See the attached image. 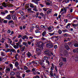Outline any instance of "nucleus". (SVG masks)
<instances>
[{
    "label": "nucleus",
    "mask_w": 78,
    "mask_h": 78,
    "mask_svg": "<svg viewBox=\"0 0 78 78\" xmlns=\"http://www.w3.org/2000/svg\"><path fill=\"white\" fill-rule=\"evenodd\" d=\"M46 47L48 48H52V47H53V44H52V43H50L47 44L46 45Z\"/></svg>",
    "instance_id": "1"
},
{
    "label": "nucleus",
    "mask_w": 78,
    "mask_h": 78,
    "mask_svg": "<svg viewBox=\"0 0 78 78\" xmlns=\"http://www.w3.org/2000/svg\"><path fill=\"white\" fill-rule=\"evenodd\" d=\"M11 71V69L9 68H8L7 67L6 68V69H5V73H8V72H10Z\"/></svg>",
    "instance_id": "2"
},
{
    "label": "nucleus",
    "mask_w": 78,
    "mask_h": 78,
    "mask_svg": "<svg viewBox=\"0 0 78 78\" xmlns=\"http://www.w3.org/2000/svg\"><path fill=\"white\" fill-rule=\"evenodd\" d=\"M12 19L13 20H17V17L15 14H14L12 16Z\"/></svg>",
    "instance_id": "3"
},
{
    "label": "nucleus",
    "mask_w": 78,
    "mask_h": 78,
    "mask_svg": "<svg viewBox=\"0 0 78 78\" xmlns=\"http://www.w3.org/2000/svg\"><path fill=\"white\" fill-rule=\"evenodd\" d=\"M6 19H8V20H11V15H9L6 17Z\"/></svg>",
    "instance_id": "4"
},
{
    "label": "nucleus",
    "mask_w": 78,
    "mask_h": 78,
    "mask_svg": "<svg viewBox=\"0 0 78 78\" xmlns=\"http://www.w3.org/2000/svg\"><path fill=\"white\" fill-rule=\"evenodd\" d=\"M27 11H28L29 12H30V13H34V11H31V8H29L27 9Z\"/></svg>",
    "instance_id": "5"
},
{
    "label": "nucleus",
    "mask_w": 78,
    "mask_h": 78,
    "mask_svg": "<svg viewBox=\"0 0 78 78\" xmlns=\"http://www.w3.org/2000/svg\"><path fill=\"white\" fill-rule=\"evenodd\" d=\"M23 44L24 45H25V46H26L27 47H28V44L27 42H23Z\"/></svg>",
    "instance_id": "6"
},
{
    "label": "nucleus",
    "mask_w": 78,
    "mask_h": 78,
    "mask_svg": "<svg viewBox=\"0 0 78 78\" xmlns=\"http://www.w3.org/2000/svg\"><path fill=\"white\" fill-rule=\"evenodd\" d=\"M40 1V0H34V2L35 3V4H36L37 5H38V2H39Z\"/></svg>",
    "instance_id": "7"
},
{
    "label": "nucleus",
    "mask_w": 78,
    "mask_h": 78,
    "mask_svg": "<svg viewBox=\"0 0 78 78\" xmlns=\"http://www.w3.org/2000/svg\"><path fill=\"white\" fill-rule=\"evenodd\" d=\"M13 5H12V4H9L7 5V7H8V8H11V7H13Z\"/></svg>",
    "instance_id": "8"
},
{
    "label": "nucleus",
    "mask_w": 78,
    "mask_h": 78,
    "mask_svg": "<svg viewBox=\"0 0 78 78\" xmlns=\"http://www.w3.org/2000/svg\"><path fill=\"white\" fill-rule=\"evenodd\" d=\"M2 6H3V7H7L8 5H7V4L5 2H3L2 4Z\"/></svg>",
    "instance_id": "9"
},
{
    "label": "nucleus",
    "mask_w": 78,
    "mask_h": 78,
    "mask_svg": "<svg viewBox=\"0 0 78 78\" xmlns=\"http://www.w3.org/2000/svg\"><path fill=\"white\" fill-rule=\"evenodd\" d=\"M22 39L23 40H25V39H28V37H27V36L25 35L23 36V37H22Z\"/></svg>",
    "instance_id": "10"
},
{
    "label": "nucleus",
    "mask_w": 78,
    "mask_h": 78,
    "mask_svg": "<svg viewBox=\"0 0 78 78\" xmlns=\"http://www.w3.org/2000/svg\"><path fill=\"white\" fill-rule=\"evenodd\" d=\"M5 41V39L3 38H2L0 40V42H2V43H3Z\"/></svg>",
    "instance_id": "11"
},
{
    "label": "nucleus",
    "mask_w": 78,
    "mask_h": 78,
    "mask_svg": "<svg viewBox=\"0 0 78 78\" xmlns=\"http://www.w3.org/2000/svg\"><path fill=\"white\" fill-rule=\"evenodd\" d=\"M25 49V46H23V48H20V50L21 51H23Z\"/></svg>",
    "instance_id": "12"
},
{
    "label": "nucleus",
    "mask_w": 78,
    "mask_h": 78,
    "mask_svg": "<svg viewBox=\"0 0 78 78\" xmlns=\"http://www.w3.org/2000/svg\"><path fill=\"white\" fill-rule=\"evenodd\" d=\"M64 11L62 13H61V15H64V14H65L66 13V11H67L66 10V9L64 8Z\"/></svg>",
    "instance_id": "13"
},
{
    "label": "nucleus",
    "mask_w": 78,
    "mask_h": 78,
    "mask_svg": "<svg viewBox=\"0 0 78 78\" xmlns=\"http://www.w3.org/2000/svg\"><path fill=\"white\" fill-rule=\"evenodd\" d=\"M70 0H64L63 1H62V3L63 2H65L66 3H69Z\"/></svg>",
    "instance_id": "14"
},
{
    "label": "nucleus",
    "mask_w": 78,
    "mask_h": 78,
    "mask_svg": "<svg viewBox=\"0 0 78 78\" xmlns=\"http://www.w3.org/2000/svg\"><path fill=\"white\" fill-rule=\"evenodd\" d=\"M10 75L11 76H14L15 75V73L13 72H10Z\"/></svg>",
    "instance_id": "15"
},
{
    "label": "nucleus",
    "mask_w": 78,
    "mask_h": 78,
    "mask_svg": "<svg viewBox=\"0 0 78 78\" xmlns=\"http://www.w3.org/2000/svg\"><path fill=\"white\" fill-rule=\"evenodd\" d=\"M27 55L29 58H30V57L31 56V53L29 52L27 53Z\"/></svg>",
    "instance_id": "16"
},
{
    "label": "nucleus",
    "mask_w": 78,
    "mask_h": 78,
    "mask_svg": "<svg viewBox=\"0 0 78 78\" xmlns=\"http://www.w3.org/2000/svg\"><path fill=\"white\" fill-rule=\"evenodd\" d=\"M36 50L38 53H41V50L39 48H37Z\"/></svg>",
    "instance_id": "17"
},
{
    "label": "nucleus",
    "mask_w": 78,
    "mask_h": 78,
    "mask_svg": "<svg viewBox=\"0 0 78 78\" xmlns=\"http://www.w3.org/2000/svg\"><path fill=\"white\" fill-rule=\"evenodd\" d=\"M36 26V25L35 24H32V27H32L31 28V30H33V27L35 28Z\"/></svg>",
    "instance_id": "18"
},
{
    "label": "nucleus",
    "mask_w": 78,
    "mask_h": 78,
    "mask_svg": "<svg viewBox=\"0 0 78 78\" xmlns=\"http://www.w3.org/2000/svg\"><path fill=\"white\" fill-rule=\"evenodd\" d=\"M65 47L66 48L67 50H69V46H68L66 44H65Z\"/></svg>",
    "instance_id": "19"
},
{
    "label": "nucleus",
    "mask_w": 78,
    "mask_h": 78,
    "mask_svg": "<svg viewBox=\"0 0 78 78\" xmlns=\"http://www.w3.org/2000/svg\"><path fill=\"white\" fill-rule=\"evenodd\" d=\"M40 65H41V66H42V67H43V68H45V66H44V65H45V64L43 62H41L40 63Z\"/></svg>",
    "instance_id": "20"
},
{
    "label": "nucleus",
    "mask_w": 78,
    "mask_h": 78,
    "mask_svg": "<svg viewBox=\"0 0 78 78\" xmlns=\"http://www.w3.org/2000/svg\"><path fill=\"white\" fill-rule=\"evenodd\" d=\"M52 28H53V27L52 26H51L48 27V30H51V29H52Z\"/></svg>",
    "instance_id": "21"
},
{
    "label": "nucleus",
    "mask_w": 78,
    "mask_h": 78,
    "mask_svg": "<svg viewBox=\"0 0 78 78\" xmlns=\"http://www.w3.org/2000/svg\"><path fill=\"white\" fill-rule=\"evenodd\" d=\"M39 62L38 61H36L34 62V61H32L31 62L32 63H34V64H37V63Z\"/></svg>",
    "instance_id": "22"
},
{
    "label": "nucleus",
    "mask_w": 78,
    "mask_h": 78,
    "mask_svg": "<svg viewBox=\"0 0 78 78\" xmlns=\"http://www.w3.org/2000/svg\"><path fill=\"white\" fill-rule=\"evenodd\" d=\"M74 53H78V49H76L73 50Z\"/></svg>",
    "instance_id": "23"
},
{
    "label": "nucleus",
    "mask_w": 78,
    "mask_h": 78,
    "mask_svg": "<svg viewBox=\"0 0 78 78\" xmlns=\"http://www.w3.org/2000/svg\"><path fill=\"white\" fill-rule=\"evenodd\" d=\"M11 51H12V52H13V53H16V50H15L14 49H11L10 52H11Z\"/></svg>",
    "instance_id": "24"
},
{
    "label": "nucleus",
    "mask_w": 78,
    "mask_h": 78,
    "mask_svg": "<svg viewBox=\"0 0 78 78\" xmlns=\"http://www.w3.org/2000/svg\"><path fill=\"white\" fill-rule=\"evenodd\" d=\"M15 65L16 67L19 66V63H18V62H16L15 63Z\"/></svg>",
    "instance_id": "25"
},
{
    "label": "nucleus",
    "mask_w": 78,
    "mask_h": 78,
    "mask_svg": "<svg viewBox=\"0 0 78 78\" xmlns=\"http://www.w3.org/2000/svg\"><path fill=\"white\" fill-rule=\"evenodd\" d=\"M51 11H52V10H51V9H49V10L47 12V14H49V13H50V12H51Z\"/></svg>",
    "instance_id": "26"
},
{
    "label": "nucleus",
    "mask_w": 78,
    "mask_h": 78,
    "mask_svg": "<svg viewBox=\"0 0 78 78\" xmlns=\"http://www.w3.org/2000/svg\"><path fill=\"white\" fill-rule=\"evenodd\" d=\"M12 40H11L9 38L8 39V43H10V44H11V43H12Z\"/></svg>",
    "instance_id": "27"
},
{
    "label": "nucleus",
    "mask_w": 78,
    "mask_h": 78,
    "mask_svg": "<svg viewBox=\"0 0 78 78\" xmlns=\"http://www.w3.org/2000/svg\"><path fill=\"white\" fill-rule=\"evenodd\" d=\"M74 45L75 47H78V43H74Z\"/></svg>",
    "instance_id": "28"
},
{
    "label": "nucleus",
    "mask_w": 78,
    "mask_h": 78,
    "mask_svg": "<svg viewBox=\"0 0 78 78\" xmlns=\"http://www.w3.org/2000/svg\"><path fill=\"white\" fill-rule=\"evenodd\" d=\"M5 2H7L8 3H9L11 2V0H5Z\"/></svg>",
    "instance_id": "29"
},
{
    "label": "nucleus",
    "mask_w": 78,
    "mask_h": 78,
    "mask_svg": "<svg viewBox=\"0 0 78 78\" xmlns=\"http://www.w3.org/2000/svg\"><path fill=\"white\" fill-rule=\"evenodd\" d=\"M70 25H71V24H70V23H68L66 26V28H68L69 27H70Z\"/></svg>",
    "instance_id": "30"
},
{
    "label": "nucleus",
    "mask_w": 78,
    "mask_h": 78,
    "mask_svg": "<svg viewBox=\"0 0 78 78\" xmlns=\"http://www.w3.org/2000/svg\"><path fill=\"white\" fill-rule=\"evenodd\" d=\"M62 60L63 61V62H66V58H62Z\"/></svg>",
    "instance_id": "31"
},
{
    "label": "nucleus",
    "mask_w": 78,
    "mask_h": 78,
    "mask_svg": "<svg viewBox=\"0 0 78 78\" xmlns=\"http://www.w3.org/2000/svg\"><path fill=\"white\" fill-rule=\"evenodd\" d=\"M44 60H46V61H47V60H48V57H47L45 56L44 57Z\"/></svg>",
    "instance_id": "32"
},
{
    "label": "nucleus",
    "mask_w": 78,
    "mask_h": 78,
    "mask_svg": "<svg viewBox=\"0 0 78 78\" xmlns=\"http://www.w3.org/2000/svg\"><path fill=\"white\" fill-rule=\"evenodd\" d=\"M37 8L36 7L35 8H34L33 9V11H38V10H37Z\"/></svg>",
    "instance_id": "33"
},
{
    "label": "nucleus",
    "mask_w": 78,
    "mask_h": 78,
    "mask_svg": "<svg viewBox=\"0 0 78 78\" xmlns=\"http://www.w3.org/2000/svg\"><path fill=\"white\" fill-rule=\"evenodd\" d=\"M45 34H46V32L44 31V32H43L42 34V35L43 36H45Z\"/></svg>",
    "instance_id": "34"
},
{
    "label": "nucleus",
    "mask_w": 78,
    "mask_h": 78,
    "mask_svg": "<svg viewBox=\"0 0 78 78\" xmlns=\"http://www.w3.org/2000/svg\"><path fill=\"white\" fill-rule=\"evenodd\" d=\"M50 75H51V76H53V71H50Z\"/></svg>",
    "instance_id": "35"
},
{
    "label": "nucleus",
    "mask_w": 78,
    "mask_h": 78,
    "mask_svg": "<svg viewBox=\"0 0 78 78\" xmlns=\"http://www.w3.org/2000/svg\"><path fill=\"white\" fill-rule=\"evenodd\" d=\"M1 56H5V55L4 52H1Z\"/></svg>",
    "instance_id": "36"
},
{
    "label": "nucleus",
    "mask_w": 78,
    "mask_h": 78,
    "mask_svg": "<svg viewBox=\"0 0 78 78\" xmlns=\"http://www.w3.org/2000/svg\"><path fill=\"white\" fill-rule=\"evenodd\" d=\"M9 66L11 68V69H13V66L12 65V64H9Z\"/></svg>",
    "instance_id": "37"
},
{
    "label": "nucleus",
    "mask_w": 78,
    "mask_h": 78,
    "mask_svg": "<svg viewBox=\"0 0 78 78\" xmlns=\"http://www.w3.org/2000/svg\"><path fill=\"white\" fill-rule=\"evenodd\" d=\"M13 47L14 48H15V49H16V48H19L18 46H16V45H14Z\"/></svg>",
    "instance_id": "38"
},
{
    "label": "nucleus",
    "mask_w": 78,
    "mask_h": 78,
    "mask_svg": "<svg viewBox=\"0 0 78 78\" xmlns=\"http://www.w3.org/2000/svg\"><path fill=\"white\" fill-rule=\"evenodd\" d=\"M30 8H34V5H33V4L30 3Z\"/></svg>",
    "instance_id": "39"
},
{
    "label": "nucleus",
    "mask_w": 78,
    "mask_h": 78,
    "mask_svg": "<svg viewBox=\"0 0 78 78\" xmlns=\"http://www.w3.org/2000/svg\"><path fill=\"white\" fill-rule=\"evenodd\" d=\"M61 52L62 53H64V54H65V53H67V51L64 50Z\"/></svg>",
    "instance_id": "40"
},
{
    "label": "nucleus",
    "mask_w": 78,
    "mask_h": 78,
    "mask_svg": "<svg viewBox=\"0 0 78 78\" xmlns=\"http://www.w3.org/2000/svg\"><path fill=\"white\" fill-rule=\"evenodd\" d=\"M69 11L70 12H73V9L71 8L69 9Z\"/></svg>",
    "instance_id": "41"
},
{
    "label": "nucleus",
    "mask_w": 78,
    "mask_h": 78,
    "mask_svg": "<svg viewBox=\"0 0 78 78\" xmlns=\"http://www.w3.org/2000/svg\"><path fill=\"white\" fill-rule=\"evenodd\" d=\"M55 69V67L51 66V67L50 69L51 70H53V69Z\"/></svg>",
    "instance_id": "42"
},
{
    "label": "nucleus",
    "mask_w": 78,
    "mask_h": 78,
    "mask_svg": "<svg viewBox=\"0 0 78 78\" xmlns=\"http://www.w3.org/2000/svg\"><path fill=\"white\" fill-rule=\"evenodd\" d=\"M54 34H55V33H54L51 34L50 33H49V35H50L51 36H53V35H54Z\"/></svg>",
    "instance_id": "43"
},
{
    "label": "nucleus",
    "mask_w": 78,
    "mask_h": 78,
    "mask_svg": "<svg viewBox=\"0 0 78 78\" xmlns=\"http://www.w3.org/2000/svg\"><path fill=\"white\" fill-rule=\"evenodd\" d=\"M64 42H68V41H67V40H66L67 39V38H64Z\"/></svg>",
    "instance_id": "44"
},
{
    "label": "nucleus",
    "mask_w": 78,
    "mask_h": 78,
    "mask_svg": "<svg viewBox=\"0 0 78 78\" xmlns=\"http://www.w3.org/2000/svg\"><path fill=\"white\" fill-rule=\"evenodd\" d=\"M64 21L66 23H67V22H68V20H67V19H64Z\"/></svg>",
    "instance_id": "45"
},
{
    "label": "nucleus",
    "mask_w": 78,
    "mask_h": 78,
    "mask_svg": "<svg viewBox=\"0 0 78 78\" xmlns=\"http://www.w3.org/2000/svg\"><path fill=\"white\" fill-rule=\"evenodd\" d=\"M25 8H29V4H26V5Z\"/></svg>",
    "instance_id": "46"
},
{
    "label": "nucleus",
    "mask_w": 78,
    "mask_h": 78,
    "mask_svg": "<svg viewBox=\"0 0 78 78\" xmlns=\"http://www.w3.org/2000/svg\"><path fill=\"white\" fill-rule=\"evenodd\" d=\"M19 13H20V14H23V11H22L21 10L19 12Z\"/></svg>",
    "instance_id": "47"
},
{
    "label": "nucleus",
    "mask_w": 78,
    "mask_h": 78,
    "mask_svg": "<svg viewBox=\"0 0 78 78\" xmlns=\"http://www.w3.org/2000/svg\"><path fill=\"white\" fill-rule=\"evenodd\" d=\"M1 14L2 15H5V13L4 11L3 12H1Z\"/></svg>",
    "instance_id": "48"
},
{
    "label": "nucleus",
    "mask_w": 78,
    "mask_h": 78,
    "mask_svg": "<svg viewBox=\"0 0 78 78\" xmlns=\"http://www.w3.org/2000/svg\"><path fill=\"white\" fill-rule=\"evenodd\" d=\"M58 33H59V34H61L62 33V31L61 30H59Z\"/></svg>",
    "instance_id": "49"
},
{
    "label": "nucleus",
    "mask_w": 78,
    "mask_h": 78,
    "mask_svg": "<svg viewBox=\"0 0 78 78\" xmlns=\"http://www.w3.org/2000/svg\"><path fill=\"white\" fill-rule=\"evenodd\" d=\"M26 72L27 73H29V72H30V70H27L26 71Z\"/></svg>",
    "instance_id": "50"
},
{
    "label": "nucleus",
    "mask_w": 78,
    "mask_h": 78,
    "mask_svg": "<svg viewBox=\"0 0 78 78\" xmlns=\"http://www.w3.org/2000/svg\"><path fill=\"white\" fill-rule=\"evenodd\" d=\"M64 36L67 37L68 36V34H64L63 35Z\"/></svg>",
    "instance_id": "51"
},
{
    "label": "nucleus",
    "mask_w": 78,
    "mask_h": 78,
    "mask_svg": "<svg viewBox=\"0 0 78 78\" xmlns=\"http://www.w3.org/2000/svg\"><path fill=\"white\" fill-rule=\"evenodd\" d=\"M46 63H47L48 64V65H49V64H50V62H49V61L48 60H46Z\"/></svg>",
    "instance_id": "52"
},
{
    "label": "nucleus",
    "mask_w": 78,
    "mask_h": 78,
    "mask_svg": "<svg viewBox=\"0 0 78 78\" xmlns=\"http://www.w3.org/2000/svg\"><path fill=\"white\" fill-rule=\"evenodd\" d=\"M18 55H19V54H16V55L15 58H16V59H17V56H18Z\"/></svg>",
    "instance_id": "53"
},
{
    "label": "nucleus",
    "mask_w": 78,
    "mask_h": 78,
    "mask_svg": "<svg viewBox=\"0 0 78 78\" xmlns=\"http://www.w3.org/2000/svg\"><path fill=\"white\" fill-rule=\"evenodd\" d=\"M3 22H4V23H8V21H7L6 20H4L3 21Z\"/></svg>",
    "instance_id": "54"
},
{
    "label": "nucleus",
    "mask_w": 78,
    "mask_h": 78,
    "mask_svg": "<svg viewBox=\"0 0 78 78\" xmlns=\"http://www.w3.org/2000/svg\"><path fill=\"white\" fill-rule=\"evenodd\" d=\"M62 31L63 33H66V32H67V30H63Z\"/></svg>",
    "instance_id": "55"
},
{
    "label": "nucleus",
    "mask_w": 78,
    "mask_h": 78,
    "mask_svg": "<svg viewBox=\"0 0 78 78\" xmlns=\"http://www.w3.org/2000/svg\"><path fill=\"white\" fill-rule=\"evenodd\" d=\"M4 12L5 13V14L7 13H8V10H5V11H4Z\"/></svg>",
    "instance_id": "56"
},
{
    "label": "nucleus",
    "mask_w": 78,
    "mask_h": 78,
    "mask_svg": "<svg viewBox=\"0 0 78 78\" xmlns=\"http://www.w3.org/2000/svg\"><path fill=\"white\" fill-rule=\"evenodd\" d=\"M73 27H77L78 25L77 24H73Z\"/></svg>",
    "instance_id": "57"
},
{
    "label": "nucleus",
    "mask_w": 78,
    "mask_h": 78,
    "mask_svg": "<svg viewBox=\"0 0 78 78\" xmlns=\"http://www.w3.org/2000/svg\"><path fill=\"white\" fill-rule=\"evenodd\" d=\"M27 43H28V45H31V42L30 41H28L27 42Z\"/></svg>",
    "instance_id": "58"
},
{
    "label": "nucleus",
    "mask_w": 78,
    "mask_h": 78,
    "mask_svg": "<svg viewBox=\"0 0 78 78\" xmlns=\"http://www.w3.org/2000/svg\"><path fill=\"white\" fill-rule=\"evenodd\" d=\"M46 5H50V3L49 2H47L46 3Z\"/></svg>",
    "instance_id": "59"
},
{
    "label": "nucleus",
    "mask_w": 78,
    "mask_h": 78,
    "mask_svg": "<svg viewBox=\"0 0 78 78\" xmlns=\"http://www.w3.org/2000/svg\"><path fill=\"white\" fill-rule=\"evenodd\" d=\"M4 70V69H3V68L2 67H0V71H3V70Z\"/></svg>",
    "instance_id": "60"
},
{
    "label": "nucleus",
    "mask_w": 78,
    "mask_h": 78,
    "mask_svg": "<svg viewBox=\"0 0 78 78\" xmlns=\"http://www.w3.org/2000/svg\"><path fill=\"white\" fill-rule=\"evenodd\" d=\"M7 51L8 52H9V51H10L11 52V49L9 48H7Z\"/></svg>",
    "instance_id": "61"
},
{
    "label": "nucleus",
    "mask_w": 78,
    "mask_h": 78,
    "mask_svg": "<svg viewBox=\"0 0 78 78\" xmlns=\"http://www.w3.org/2000/svg\"><path fill=\"white\" fill-rule=\"evenodd\" d=\"M10 13H13L14 12H15V11H11L10 12Z\"/></svg>",
    "instance_id": "62"
},
{
    "label": "nucleus",
    "mask_w": 78,
    "mask_h": 78,
    "mask_svg": "<svg viewBox=\"0 0 78 78\" xmlns=\"http://www.w3.org/2000/svg\"><path fill=\"white\" fill-rule=\"evenodd\" d=\"M54 78H56V74L55 73H54V75H53V76H52Z\"/></svg>",
    "instance_id": "63"
},
{
    "label": "nucleus",
    "mask_w": 78,
    "mask_h": 78,
    "mask_svg": "<svg viewBox=\"0 0 78 78\" xmlns=\"http://www.w3.org/2000/svg\"><path fill=\"white\" fill-rule=\"evenodd\" d=\"M75 61L76 62L78 61V58H75Z\"/></svg>",
    "instance_id": "64"
}]
</instances>
